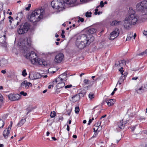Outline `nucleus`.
<instances>
[{
	"label": "nucleus",
	"mask_w": 147,
	"mask_h": 147,
	"mask_svg": "<svg viewBox=\"0 0 147 147\" xmlns=\"http://www.w3.org/2000/svg\"><path fill=\"white\" fill-rule=\"evenodd\" d=\"M84 19L83 18L79 17L78 22H82L84 21Z\"/></svg>",
	"instance_id": "37998d69"
},
{
	"label": "nucleus",
	"mask_w": 147,
	"mask_h": 147,
	"mask_svg": "<svg viewBox=\"0 0 147 147\" xmlns=\"http://www.w3.org/2000/svg\"><path fill=\"white\" fill-rule=\"evenodd\" d=\"M131 129L132 131H134L135 130V129L136 128V126H134L133 127H131Z\"/></svg>",
	"instance_id": "864d4df0"
},
{
	"label": "nucleus",
	"mask_w": 147,
	"mask_h": 147,
	"mask_svg": "<svg viewBox=\"0 0 147 147\" xmlns=\"http://www.w3.org/2000/svg\"><path fill=\"white\" fill-rule=\"evenodd\" d=\"M126 18L131 22V24L134 25L136 24L138 21L137 16L134 13L130 15Z\"/></svg>",
	"instance_id": "423d86ee"
},
{
	"label": "nucleus",
	"mask_w": 147,
	"mask_h": 147,
	"mask_svg": "<svg viewBox=\"0 0 147 147\" xmlns=\"http://www.w3.org/2000/svg\"><path fill=\"white\" fill-rule=\"evenodd\" d=\"M9 99L12 101L18 100L21 98L20 94H10L8 95Z\"/></svg>",
	"instance_id": "0eeeda50"
},
{
	"label": "nucleus",
	"mask_w": 147,
	"mask_h": 147,
	"mask_svg": "<svg viewBox=\"0 0 147 147\" xmlns=\"http://www.w3.org/2000/svg\"><path fill=\"white\" fill-rule=\"evenodd\" d=\"M60 0H54L51 2V5L53 8L58 9L60 7L62 3L59 2Z\"/></svg>",
	"instance_id": "1a4fd4ad"
},
{
	"label": "nucleus",
	"mask_w": 147,
	"mask_h": 147,
	"mask_svg": "<svg viewBox=\"0 0 147 147\" xmlns=\"http://www.w3.org/2000/svg\"><path fill=\"white\" fill-rule=\"evenodd\" d=\"M105 101L107 103L109 106H111L113 105L115 102V100L114 99H106L105 100Z\"/></svg>",
	"instance_id": "2eb2a0df"
},
{
	"label": "nucleus",
	"mask_w": 147,
	"mask_h": 147,
	"mask_svg": "<svg viewBox=\"0 0 147 147\" xmlns=\"http://www.w3.org/2000/svg\"><path fill=\"white\" fill-rule=\"evenodd\" d=\"M22 75L24 77H25L27 75V74L26 73V69H24L23 70L22 72Z\"/></svg>",
	"instance_id": "79ce46f5"
},
{
	"label": "nucleus",
	"mask_w": 147,
	"mask_h": 147,
	"mask_svg": "<svg viewBox=\"0 0 147 147\" xmlns=\"http://www.w3.org/2000/svg\"><path fill=\"white\" fill-rule=\"evenodd\" d=\"M127 74V72H125L124 73L123 76L122 75L120 78L117 84H119V85L121 84V82H123L125 79Z\"/></svg>",
	"instance_id": "f3484780"
},
{
	"label": "nucleus",
	"mask_w": 147,
	"mask_h": 147,
	"mask_svg": "<svg viewBox=\"0 0 147 147\" xmlns=\"http://www.w3.org/2000/svg\"><path fill=\"white\" fill-rule=\"evenodd\" d=\"M67 74L65 72L60 75L59 77L55 79V81L53 82V84H56L58 83H61L62 82H65L67 80Z\"/></svg>",
	"instance_id": "20e7f679"
},
{
	"label": "nucleus",
	"mask_w": 147,
	"mask_h": 147,
	"mask_svg": "<svg viewBox=\"0 0 147 147\" xmlns=\"http://www.w3.org/2000/svg\"><path fill=\"white\" fill-rule=\"evenodd\" d=\"M8 18L9 19V20H13V18L10 16L8 17Z\"/></svg>",
	"instance_id": "69168bd1"
},
{
	"label": "nucleus",
	"mask_w": 147,
	"mask_h": 147,
	"mask_svg": "<svg viewBox=\"0 0 147 147\" xmlns=\"http://www.w3.org/2000/svg\"><path fill=\"white\" fill-rule=\"evenodd\" d=\"M60 88H57L56 90V92L57 94H58L60 92V90H59V89Z\"/></svg>",
	"instance_id": "603ef678"
},
{
	"label": "nucleus",
	"mask_w": 147,
	"mask_h": 147,
	"mask_svg": "<svg viewBox=\"0 0 147 147\" xmlns=\"http://www.w3.org/2000/svg\"><path fill=\"white\" fill-rule=\"evenodd\" d=\"M32 86V84L26 81H24L21 84V86L23 88H28L29 87Z\"/></svg>",
	"instance_id": "ddd939ff"
},
{
	"label": "nucleus",
	"mask_w": 147,
	"mask_h": 147,
	"mask_svg": "<svg viewBox=\"0 0 147 147\" xmlns=\"http://www.w3.org/2000/svg\"><path fill=\"white\" fill-rule=\"evenodd\" d=\"M71 110H70L69 111H67V115H68L69 116L70 115L71 113Z\"/></svg>",
	"instance_id": "5fc2aeb1"
},
{
	"label": "nucleus",
	"mask_w": 147,
	"mask_h": 147,
	"mask_svg": "<svg viewBox=\"0 0 147 147\" xmlns=\"http://www.w3.org/2000/svg\"><path fill=\"white\" fill-rule=\"evenodd\" d=\"M7 63V61L6 60L2 59L0 61V65L3 66Z\"/></svg>",
	"instance_id": "c85d7f7f"
},
{
	"label": "nucleus",
	"mask_w": 147,
	"mask_h": 147,
	"mask_svg": "<svg viewBox=\"0 0 147 147\" xmlns=\"http://www.w3.org/2000/svg\"><path fill=\"white\" fill-rule=\"evenodd\" d=\"M38 63L40 65H43L44 66H46L47 65V63L43 59H37L36 64Z\"/></svg>",
	"instance_id": "a211bd4d"
},
{
	"label": "nucleus",
	"mask_w": 147,
	"mask_h": 147,
	"mask_svg": "<svg viewBox=\"0 0 147 147\" xmlns=\"http://www.w3.org/2000/svg\"><path fill=\"white\" fill-rule=\"evenodd\" d=\"M89 98L91 99L94 97V94L90 92L88 95Z\"/></svg>",
	"instance_id": "e433bc0d"
},
{
	"label": "nucleus",
	"mask_w": 147,
	"mask_h": 147,
	"mask_svg": "<svg viewBox=\"0 0 147 147\" xmlns=\"http://www.w3.org/2000/svg\"><path fill=\"white\" fill-rule=\"evenodd\" d=\"M51 87H53V85H50L49 86L48 88H51Z\"/></svg>",
	"instance_id": "e2e57ef3"
},
{
	"label": "nucleus",
	"mask_w": 147,
	"mask_h": 147,
	"mask_svg": "<svg viewBox=\"0 0 147 147\" xmlns=\"http://www.w3.org/2000/svg\"><path fill=\"white\" fill-rule=\"evenodd\" d=\"M3 100V98L2 95L0 94V102H2Z\"/></svg>",
	"instance_id": "3c124183"
},
{
	"label": "nucleus",
	"mask_w": 147,
	"mask_h": 147,
	"mask_svg": "<svg viewBox=\"0 0 147 147\" xmlns=\"http://www.w3.org/2000/svg\"><path fill=\"white\" fill-rule=\"evenodd\" d=\"M5 122L3 120L0 119V128H2L4 126Z\"/></svg>",
	"instance_id": "f704fd0d"
},
{
	"label": "nucleus",
	"mask_w": 147,
	"mask_h": 147,
	"mask_svg": "<svg viewBox=\"0 0 147 147\" xmlns=\"http://www.w3.org/2000/svg\"><path fill=\"white\" fill-rule=\"evenodd\" d=\"M29 77L31 80L36 79L39 78L40 77V74L35 73L34 74H30L29 76Z\"/></svg>",
	"instance_id": "4468645a"
},
{
	"label": "nucleus",
	"mask_w": 147,
	"mask_h": 147,
	"mask_svg": "<svg viewBox=\"0 0 147 147\" xmlns=\"http://www.w3.org/2000/svg\"><path fill=\"white\" fill-rule=\"evenodd\" d=\"M119 31L117 28H116L115 30L111 32L110 35V36L109 38L110 40H113L116 37H117L119 35Z\"/></svg>",
	"instance_id": "6e6552de"
},
{
	"label": "nucleus",
	"mask_w": 147,
	"mask_h": 147,
	"mask_svg": "<svg viewBox=\"0 0 147 147\" xmlns=\"http://www.w3.org/2000/svg\"><path fill=\"white\" fill-rule=\"evenodd\" d=\"M26 57L29 59L33 64H36L37 62V56L35 53L31 51L30 53L26 55Z\"/></svg>",
	"instance_id": "39448f33"
},
{
	"label": "nucleus",
	"mask_w": 147,
	"mask_h": 147,
	"mask_svg": "<svg viewBox=\"0 0 147 147\" xmlns=\"http://www.w3.org/2000/svg\"><path fill=\"white\" fill-rule=\"evenodd\" d=\"M80 109L79 107H76L75 108V112L76 113H78Z\"/></svg>",
	"instance_id": "a19ab883"
},
{
	"label": "nucleus",
	"mask_w": 147,
	"mask_h": 147,
	"mask_svg": "<svg viewBox=\"0 0 147 147\" xmlns=\"http://www.w3.org/2000/svg\"><path fill=\"white\" fill-rule=\"evenodd\" d=\"M92 13L90 11L88 12V11L85 14V16L86 17L89 18L91 16Z\"/></svg>",
	"instance_id": "c9c22d12"
},
{
	"label": "nucleus",
	"mask_w": 147,
	"mask_h": 147,
	"mask_svg": "<svg viewBox=\"0 0 147 147\" xmlns=\"http://www.w3.org/2000/svg\"><path fill=\"white\" fill-rule=\"evenodd\" d=\"M136 7L137 10L138 11H142L144 10L141 2L138 3L136 5Z\"/></svg>",
	"instance_id": "6ab92c4d"
},
{
	"label": "nucleus",
	"mask_w": 147,
	"mask_h": 147,
	"mask_svg": "<svg viewBox=\"0 0 147 147\" xmlns=\"http://www.w3.org/2000/svg\"><path fill=\"white\" fill-rule=\"evenodd\" d=\"M138 79V77H136L133 78H132V80H137Z\"/></svg>",
	"instance_id": "052dcab7"
},
{
	"label": "nucleus",
	"mask_w": 147,
	"mask_h": 147,
	"mask_svg": "<svg viewBox=\"0 0 147 147\" xmlns=\"http://www.w3.org/2000/svg\"><path fill=\"white\" fill-rule=\"evenodd\" d=\"M125 125V124L124 123L123 120L118 122L117 124V125L118 127L119 128L121 129H123L124 128Z\"/></svg>",
	"instance_id": "412c9836"
},
{
	"label": "nucleus",
	"mask_w": 147,
	"mask_h": 147,
	"mask_svg": "<svg viewBox=\"0 0 147 147\" xmlns=\"http://www.w3.org/2000/svg\"><path fill=\"white\" fill-rule=\"evenodd\" d=\"M93 130H94V131L95 132H98V131H96V129L95 128H93Z\"/></svg>",
	"instance_id": "774afa93"
},
{
	"label": "nucleus",
	"mask_w": 147,
	"mask_h": 147,
	"mask_svg": "<svg viewBox=\"0 0 147 147\" xmlns=\"http://www.w3.org/2000/svg\"><path fill=\"white\" fill-rule=\"evenodd\" d=\"M127 36L126 38V40H130L131 38V36Z\"/></svg>",
	"instance_id": "8fccbe9b"
},
{
	"label": "nucleus",
	"mask_w": 147,
	"mask_h": 147,
	"mask_svg": "<svg viewBox=\"0 0 147 147\" xmlns=\"http://www.w3.org/2000/svg\"><path fill=\"white\" fill-rule=\"evenodd\" d=\"M65 85V82H62L61 83H58L56 85L57 88H60L63 87Z\"/></svg>",
	"instance_id": "c756f323"
},
{
	"label": "nucleus",
	"mask_w": 147,
	"mask_h": 147,
	"mask_svg": "<svg viewBox=\"0 0 147 147\" xmlns=\"http://www.w3.org/2000/svg\"><path fill=\"white\" fill-rule=\"evenodd\" d=\"M100 123H99V121L98 122L95 123L94 125V126L98 127L96 129V131H98V132H99L101 130L102 128V126L100 125Z\"/></svg>",
	"instance_id": "bb28decb"
},
{
	"label": "nucleus",
	"mask_w": 147,
	"mask_h": 147,
	"mask_svg": "<svg viewBox=\"0 0 147 147\" xmlns=\"http://www.w3.org/2000/svg\"><path fill=\"white\" fill-rule=\"evenodd\" d=\"M23 16V13L22 11H21L20 12H19L18 14V16L16 17V19H17V18H19L20 19H21L22 18Z\"/></svg>",
	"instance_id": "473e14b6"
},
{
	"label": "nucleus",
	"mask_w": 147,
	"mask_h": 147,
	"mask_svg": "<svg viewBox=\"0 0 147 147\" xmlns=\"http://www.w3.org/2000/svg\"><path fill=\"white\" fill-rule=\"evenodd\" d=\"M65 3L68 4H71L75 3L77 0H63Z\"/></svg>",
	"instance_id": "393cba45"
},
{
	"label": "nucleus",
	"mask_w": 147,
	"mask_h": 147,
	"mask_svg": "<svg viewBox=\"0 0 147 147\" xmlns=\"http://www.w3.org/2000/svg\"><path fill=\"white\" fill-rule=\"evenodd\" d=\"M67 130L68 131H69V127L68 125H67Z\"/></svg>",
	"instance_id": "13d9d810"
},
{
	"label": "nucleus",
	"mask_w": 147,
	"mask_h": 147,
	"mask_svg": "<svg viewBox=\"0 0 147 147\" xmlns=\"http://www.w3.org/2000/svg\"><path fill=\"white\" fill-rule=\"evenodd\" d=\"M30 27V24L27 22L20 25L17 30L18 34L22 35L26 33L29 29Z\"/></svg>",
	"instance_id": "7ed1b4c3"
},
{
	"label": "nucleus",
	"mask_w": 147,
	"mask_h": 147,
	"mask_svg": "<svg viewBox=\"0 0 147 147\" xmlns=\"http://www.w3.org/2000/svg\"><path fill=\"white\" fill-rule=\"evenodd\" d=\"M73 137L74 138H77V136L76 135H73Z\"/></svg>",
	"instance_id": "338daca9"
},
{
	"label": "nucleus",
	"mask_w": 147,
	"mask_h": 147,
	"mask_svg": "<svg viewBox=\"0 0 147 147\" xmlns=\"http://www.w3.org/2000/svg\"><path fill=\"white\" fill-rule=\"evenodd\" d=\"M6 38L3 37H0V43H1V46L4 47H6Z\"/></svg>",
	"instance_id": "aec40b11"
},
{
	"label": "nucleus",
	"mask_w": 147,
	"mask_h": 147,
	"mask_svg": "<svg viewBox=\"0 0 147 147\" xmlns=\"http://www.w3.org/2000/svg\"><path fill=\"white\" fill-rule=\"evenodd\" d=\"M56 115V113L55 112L53 111V113L52 112H51V113L50 114V116L52 118L54 117Z\"/></svg>",
	"instance_id": "58836bf2"
},
{
	"label": "nucleus",
	"mask_w": 147,
	"mask_h": 147,
	"mask_svg": "<svg viewBox=\"0 0 147 147\" xmlns=\"http://www.w3.org/2000/svg\"><path fill=\"white\" fill-rule=\"evenodd\" d=\"M96 31V30L94 28L89 29L88 31V32L89 34H92L95 33Z\"/></svg>",
	"instance_id": "cd10ccee"
},
{
	"label": "nucleus",
	"mask_w": 147,
	"mask_h": 147,
	"mask_svg": "<svg viewBox=\"0 0 147 147\" xmlns=\"http://www.w3.org/2000/svg\"><path fill=\"white\" fill-rule=\"evenodd\" d=\"M139 119L140 120H145V118L143 117H140L139 118Z\"/></svg>",
	"instance_id": "09e8293b"
},
{
	"label": "nucleus",
	"mask_w": 147,
	"mask_h": 147,
	"mask_svg": "<svg viewBox=\"0 0 147 147\" xmlns=\"http://www.w3.org/2000/svg\"><path fill=\"white\" fill-rule=\"evenodd\" d=\"M120 22H121L120 21L115 20L113 21L112 23H111V26L114 25L115 26H117L119 24Z\"/></svg>",
	"instance_id": "2f4dec72"
},
{
	"label": "nucleus",
	"mask_w": 147,
	"mask_h": 147,
	"mask_svg": "<svg viewBox=\"0 0 147 147\" xmlns=\"http://www.w3.org/2000/svg\"><path fill=\"white\" fill-rule=\"evenodd\" d=\"M98 11V9H95V12L94 13L96 15L97 14V11Z\"/></svg>",
	"instance_id": "0e129e2a"
},
{
	"label": "nucleus",
	"mask_w": 147,
	"mask_h": 147,
	"mask_svg": "<svg viewBox=\"0 0 147 147\" xmlns=\"http://www.w3.org/2000/svg\"><path fill=\"white\" fill-rule=\"evenodd\" d=\"M94 40V37L91 35L82 34L78 36L77 40L89 45Z\"/></svg>",
	"instance_id": "f03ea898"
},
{
	"label": "nucleus",
	"mask_w": 147,
	"mask_h": 147,
	"mask_svg": "<svg viewBox=\"0 0 147 147\" xmlns=\"http://www.w3.org/2000/svg\"><path fill=\"white\" fill-rule=\"evenodd\" d=\"M80 94L75 95L70 99V100L73 102H75L80 99Z\"/></svg>",
	"instance_id": "dca6fc26"
},
{
	"label": "nucleus",
	"mask_w": 147,
	"mask_h": 147,
	"mask_svg": "<svg viewBox=\"0 0 147 147\" xmlns=\"http://www.w3.org/2000/svg\"><path fill=\"white\" fill-rule=\"evenodd\" d=\"M72 86V85L71 84L69 85H66L65 86V89L70 88Z\"/></svg>",
	"instance_id": "de8ad7c7"
},
{
	"label": "nucleus",
	"mask_w": 147,
	"mask_h": 147,
	"mask_svg": "<svg viewBox=\"0 0 147 147\" xmlns=\"http://www.w3.org/2000/svg\"><path fill=\"white\" fill-rule=\"evenodd\" d=\"M83 82L85 85H88L89 84L90 81L87 79H85L84 80Z\"/></svg>",
	"instance_id": "4c0bfd02"
},
{
	"label": "nucleus",
	"mask_w": 147,
	"mask_h": 147,
	"mask_svg": "<svg viewBox=\"0 0 147 147\" xmlns=\"http://www.w3.org/2000/svg\"><path fill=\"white\" fill-rule=\"evenodd\" d=\"M21 95H23L24 96H26L27 95V93L26 92H24V91H21L20 92Z\"/></svg>",
	"instance_id": "c03bdc74"
},
{
	"label": "nucleus",
	"mask_w": 147,
	"mask_h": 147,
	"mask_svg": "<svg viewBox=\"0 0 147 147\" xmlns=\"http://www.w3.org/2000/svg\"><path fill=\"white\" fill-rule=\"evenodd\" d=\"M31 4H28V7H26L25 8V9H26V10L28 11L30 10V8L31 7Z\"/></svg>",
	"instance_id": "a18cd8bd"
},
{
	"label": "nucleus",
	"mask_w": 147,
	"mask_h": 147,
	"mask_svg": "<svg viewBox=\"0 0 147 147\" xmlns=\"http://www.w3.org/2000/svg\"><path fill=\"white\" fill-rule=\"evenodd\" d=\"M64 57V55L62 53H59L55 57V61L57 63H60Z\"/></svg>",
	"instance_id": "9b49d317"
},
{
	"label": "nucleus",
	"mask_w": 147,
	"mask_h": 147,
	"mask_svg": "<svg viewBox=\"0 0 147 147\" xmlns=\"http://www.w3.org/2000/svg\"><path fill=\"white\" fill-rule=\"evenodd\" d=\"M1 72L2 73L5 74L6 73V71L5 70H2L1 71Z\"/></svg>",
	"instance_id": "bf43d9fd"
},
{
	"label": "nucleus",
	"mask_w": 147,
	"mask_h": 147,
	"mask_svg": "<svg viewBox=\"0 0 147 147\" xmlns=\"http://www.w3.org/2000/svg\"><path fill=\"white\" fill-rule=\"evenodd\" d=\"M131 22L126 18L124 21L123 25L124 28L127 30L130 29L131 27V26L134 25L133 24H131Z\"/></svg>",
	"instance_id": "9d476101"
},
{
	"label": "nucleus",
	"mask_w": 147,
	"mask_h": 147,
	"mask_svg": "<svg viewBox=\"0 0 147 147\" xmlns=\"http://www.w3.org/2000/svg\"><path fill=\"white\" fill-rule=\"evenodd\" d=\"M9 131L5 129L3 132V135L4 138L6 139L7 138L9 134L10 133Z\"/></svg>",
	"instance_id": "b1692460"
},
{
	"label": "nucleus",
	"mask_w": 147,
	"mask_h": 147,
	"mask_svg": "<svg viewBox=\"0 0 147 147\" xmlns=\"http://www.w3.org/2000/svg\"><path fill=\"white\" fill-rule=\"evenodd\" d=\"M104 3H103V1H101L100 3V6L101 7H102L104 6Z\"/></svg>",
	"instance_id": "49530a36"
},
{
	"label": "nucleus",
	"mask_w": 147,
	"mask_h": 147,
	"mask_svg": "<svg viewBox=\"0 0 147 147\" xmlns=\"http://www.w3.org/2000/svg\"><path fill=\"white\" fill-rule=\"evenodd\" d=\"M11 126H12L10 125H9L8 127L7 130L10 131Z\"/></svg>",
	"instance_id": "4d7b16f0"
},
{
	"label": "nucleus",
	"mask_w": 147,
	"mask_h": 147,
	"mask_svg": "<svg viewBox=\"0 0 147 147\" xmlns=\"http://www.w3.org/2000/svg\"><path fill=\"white\" fill-rule=\"evenodd\" d=\"M125 64V61L124 60L118 61L115 63V65L118 67H121Z\"/></svg>",
	"instance_id": "5701e85b"
},
{
	"label": "nucleus",
	"mask_w": 147,
	"mask_h": 147,
	"mask_svg": "<svg viewBox=\"0 0 147 147\" xmlns=\"http://www.w3.org/2000/svg\"><path fill=\"white\" fill-rule=\"evenodd\" d=\"M143 34L145 36L147 35V30H144L143 32Z\"/></svg>",
	"instance_id": "6e6d98bb"
},
{
	"label": "nucleus",
	"mask_w": 147,
	"mask_h": 147,
	"mask_svg": "<svg viewBox=\"0 0 147 147\" xmlns=\"http://www.w3.org/2000/svg\"><path fill=\"white\" fill-rule=\"evenodd\" d=\"M136 90L138 93L139 94H141L144 92V90H143V87L142 86L139 89H136Z\"/></svg>",
	"instance_id": "7c9ffc66"
},
{
	"label": "nucleus",
	"mask_w": 147,
	"mask_h": 147,
	"mask_svg": "<svg viewBox=\"0 0 147 147\" xmlns=\"http://www.w3.org/2000/svg\"><path fill=\"white\" fill-rule=\"evenodd\" d=\"M26 121V118L22 119L20 121L17 125L18 127H20Z\"/></svg>",
	"instance_id": "a878e982"
},
{
	"label": "nucleus",
	"mask_w": 147,
	"mask_h": 147,
	"mask_svg": "<svg viewBox=\"0 0 147 147\" xmlns=\"http://www.w3.org/2000/svg\"><path fill=\"white\" fill-rule=\"evenodd\" d=\"M43 10L40 9H38L34 10L30 16V22H34L39 21L42 16Z\"/></svg>",
	"instance_id": "f257e3e1"
},
{
	"label": "nucleus",
	"mask_w": 147,
	"mask_h": 147,
	"mask_svg": "<svg viewBox=\"0 0 147 147\" xmlns=\"http://www.w3.org/2000/svg\"><path fill=\"white\" fill-rule=\"evenodd\" d=\"M138 55L140 56H146L147 55V49L145 50L144 51L142 52Z\"/></svg>",
	"instance_id": "72a5a7b5"
},
{
	"label": "nucleus",
	"mask_w": 147,
	"mask_h": 147,
	"mask_svg": "<svg viewBox=\"0 0 147 147\" xmlns=\"http://www.w3.org/2000/svg\"><path fill=\"white\" fill-rule=\"evenodd\" d=\"M86 44H87L76 40V45L79 49H83L85 47Z\"/></svg>",
	"instance_id": "f8f14e48"
},
{
	"label": "nucleus",
	"mask_w": 147,
	"mask_h": 147,
	"mask_svg": "<svg viewBox=\"0 0 147 147\" xmlns=\"http://www.w3.org/2000/svg\"><path fill=\"white\" fill-rule=\"evenodd\" d=\"M123 69V68L122 67H121V68L119 69V71L120 72H121L122 71H123V70H122Z\"/></svg>",
	"instance_id": "680f3d73"
},
{
	"label": "nucleus",
	"mask_w": 147,
	"mask_h": 147,
	"mask_svg": "<svg viewBox=\"0 0 147 147\" xmlns=\"http://www.w3.org/2000/svg\"><path fill=\"white\" fill-rule=\"evenodd\" d=\"M27 44V42L26 41H24L20 42V46L22 49L25 51L27 48V46H26V44Z\"/></svg>",
	"instance_id": "4be33fe9"
},
{
	"label": "nucleus",
	"mask_w": 147,
	"mask_h": 147,
	"mask_svg": "<svg viewBox=\"0 0 147 147\" xmlns=\"http://www.w3.org/2000/svg\"><path fill=\"white\" fill-rule=\"evenodd\" d=\"M142 86L143 87V90H144V92L147 91V84H145L144 86Z\"/></svg>",
	"instance_id": "ea45409f"
}]
</instances>
